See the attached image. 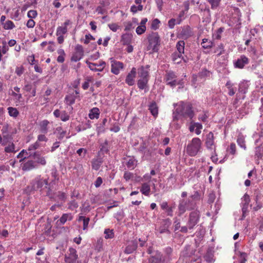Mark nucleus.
I'll return each mask as SVG.
<instances>
[{"label": "nucleus", "instance_id": "nucleus-1", "mask_svg": "<svg viewBox=\"0 0 263 263\" xmlns=\"http://www.w3.org/2000/svg\"><path fill=\"white\" fill-rule=\"evenodd\" d=\"M150 66H141L137 69L139 79L137 82V85L140 89H144L145 92L148 91V82L149 79V71Z\"/></svg>", "mask_w": 263, "mask_h": 263}, {"label": "nucleus", "instance_id": "nucleus-2", "mask_svg": "<svg viewBox=\"0 0 263 263\" xmlns=\"http://www.w3.org/2000/svg\"><path fill=\"white\" fill-rule=\"evenodd\" d=\"M202 142L199 138H194L186 147V153L191 157L196 156L201 149Z\"/></svg>", "mask_w": 263, "mask_h": 263}, {"label": "nucleus", "instance_id": "nucleus-3", "mask_svg": "<svg viewBox=\"0 0 263 263\" xmlns=\"http://www.w3.org/2000/svg\"><path fill=\"white\" fill-rule=\"evenodd\" d=\"M48 179H43L41 178V176H37L31 181L30 185L28 186V189L30 192L37 191L42 189L44 185H45L46 187V185H48Z\"/></svg>", "mask_w": 263, "mask_h": 263}, {"label": "nucleus", "instance_id": "nucleus-4", "mask_svg": "<svg viewBox=\"0 0 263 263\" xmlns=\"http://www.w3.org/2000/svg\"><path fill=\"white\" fill-rule=\"evenodd\" d=\"M177 112L184 117H189L192 119L194 116L192 106L191 104L181 103L176 108Z\"/></svg>", "mask_w": 263, "mask_h": 263}, {"label": "nucleus", "instance_id": "nucleus-5", "mask_svg": "<svg viewBox=\"0 0 263 263\" xmlns=\"http://www.w3.org/2000/svg\"><path fill=\"white\" fill-rule=\"evenodd\" d=\"M149 46L152 48L154 52L158 50V47L160 45V37L157 32H152L148 37Z\"/></svg>", "mask_w": 263, "mask_h": 263}, {"label": "nucleus", "instance_id": "nucleus-6", "mask_svg": "<svg viewBox=\"0 0 263 263\" xmlns=\"http://www.w3.org/2000/svg\"><path fill=\"white\" fill-rule=\"evenodd\" d=\"M78 258L77 250L73 248H69L65 255L64 261L66 263H75Z\"/></svg>", "mask_w": 263, "mask_h": 263}, {"label": "nucleus", "instance_id": "nucleus-7", "mask_svg": "<svg viewBox=\"0 0 263 263\" xmlns=\"http://www.w3.org/2000/svg\"><path fill=\"white\" fill-rule=\"evenodd\" d=\"M176 78L177 76L173 71H169L166 72L165 79L167 85L174 87L176 85L180 84L181 81H178Z\"/></svg>", "mask_w": 263, "mask_h": 263}, {"label": "nucleus", "instance_id": "nucleus-8", "mask_svg": "<svg viewBox=\"0 0 263 263\" xmlns=\"http://www.w3.org/2000/svg\"><path fill=\"white\" fill-rule=\"evenodd\" d=\"M85 63L89 68L93 71H102L106 66V63L103 61H99L98 63H91L86 61Z\"/></svg>", "mask_w": 263, "mask_h": 263}, {"label": "nucleus", "instance_id": "nucleus-9", "mask_svg": "<svg viewBox=\"0 0 263 263\" xmlns=\"http://www.w3.org/2000/svg\"><path fill=\"white\" fill-rule=\"evenodd\" d=\"M29 156H32L34 159V161L35 162L37 167L39 165L45 166L47 164L45 157L43 156L40 152H35L33 154H30Z\"/></svg>", "mask_w": 263, "mask_h": 263}, {"label": "nucleus", "instance_id": "nucleus-10", "mask_svg": "<svg viewBox=\"0 0 263 263\" xmlns=\"http://www.w3.org/2000/svg\"><path fill=\"white\" fill-rule=\"evenodd\" d=\"M84 55V50L82 45H77L75 47V51L72 54L71 61L73 62H78L82 59Z\"/></svg>", "mask_w": 263, "mask_h": 263}, {"label": "nucleus", "instance_id": "nucleus-11", "mask_svg": "<svg viewBox=\"0 0 263 263\" xmlns=\"http://www.w3.org/2000/svg\"><path fill=\"white\" fill-rule=\"evenodd\" d=\"M214 139L213 133L210 132L206 136L205 144L208 149L214 150L215 152L216 145Z\"/></svg>", "mask_w": 263, "mask_h": 263}, {"label": "nucleus", "instance_id": "nucleus-12", "mask_svg": "<svg viewBox=\"0 0 263 263\" xmlns=\"http://www.w3.org/2000/svg\"><path fill=\"white\" fill-rule=\"evenodd\" d=\"M199 218V212L198 211L192 212L190 214V218L188 221L189 229H192L198 222Z\"/></svg>", "mask_w": 263, "mask_h": 263}, {"label": "nucleus", "instance_id": "nucleus-13", "mask_svg": "<svg viewBox=\"0 0 263 263\" xmlns=\"http://www.w3.org/2000/svg\"><path fill=\"white\" fill-rule=\"evenodd\" d=\"M123 68L124 65L122 62L115 60L111 61V72L112 73L116 75L118 74Z\"/></svg>", "mask_w": 263, "mask_h": 263}, {"label": "nucleus", "instance_id": "nucleus-14", "mask_svg": "<svg viewBox=\"0 0 263 263\" xmlns=\"http://www.w3.org/2000/svg\"><path fill=\"white\" fill-rule=\"evenodd\" d=\"M249 63V59L245 55H241L239 58L234 63V67L239 69H242L246 65Z\"/></svg>", "mask_w": 263, "mask_h": 263}, {"label": "nucleus", "instance_id": "nucleus-15", "mask_svg": "<svg viewBox=\"0 0 263 263\" xmlns=\"http://www.w3.org/2000/svg\"><path fill=\"white\" fill-rule=\"evenodd\" d=\"M137 73V69L135 67H133L131 71L127 74L125 83L129 86H133L135 84V78Z\"/></svg>", "mask_w": 263, "mask_h": 263}, {"label": "nucleus", "instance_id": "nucleus-16", "mask_svg": "<svg viewBox=\"0 0 263 263\" xmlns=\"http://www.w3.org/2000/svg\"><path fill=\"white\" fill-rule=\"evenodd\" d=\"M53 115L56 118H60L62 121L66 122L69 120L70 116L65 110L60 111L59 109L54 110Z\"/></svg>", "mask_w": 263, "mask_h": 263}, {"label": "nucleus", "instance_id": "nucleus-17", "mask_svg": "<svg viewBox=\"0 0 263 263\" xmlns=\"http://www.w3.org/2000/svg\"><path fill=\"white\" fill-rule=\"evenodd\" d=\"M148 263H166L163 261V255L159 252H156L154 255H152L148 258Z\"/></svg>", "mask_w": 263, "mask_h": 263}, {"label": "nucleus", "instance_id": "nucleus-18", "mask_svg": "<svg viewBox=\"0 0 263 263\" xmlns=\"http://www.w3.org/2000/svg\"><path fill=\"white\" fill-rule=\"evenodd\" d=\"M37 168L35 162L32 159H29L25 162L22 165V170L23 171H30Z\"/></svg>", "mask_w": 263, "mask_h": 263}, {"label": "nucleus", "instance_id": "nucleus-19", "mask_svg": "<svg viewBox=\"0 0 263 263\" xmlns=\"http://www.w3.org/2000/svg\"><path fill=\"white\" fill-rule=\"evenodd\" d=\"M138 242L136 240L129 241L126 247L124 252L126 254H131L137 248Z\"/></svg>", "mask_w": 263, "mask_h": 263}, {"label": "nucleus", "instance_id": "nucleus-20", "mask_svg": "<svg viewBox=\"0 0 263 263\" xmlns=\"http://www.w3.org/2000/svg\"><path fill=\"white\" fill-rule=\"evenodd\" d=\"M69 20H66L63 24L64 26H59L57 29L56 35H62L66 34L67 32V26L70 24Z\"/></svg>", "mask_w": 263, "mask_h": 263}, {"label": "nucleus", "instance_id": "nucleus-21", "mask_svg": "<svg viewBox=\"0 0 263 263\" xmlns=\"http://www.w3.org/2000/svg\"><path fill=\"white\" fill-rule=\"evenodd\" d=\"M133 41V35L132 33H123L121 36V42L123 45L131 44Z\"/></svg>", "mask_w": 263, "mask_h": 263}, {"label": "nucleus", "instance_id": "nucleus-22", "mask_svg": "<svg viewBox=\"0 0 263 263\" xmlns=\"http://www.w3.org/2000/svg\"><path fill=\"white\" fill-rule=\"evenodd\" d=\"M171 224V220L169 219H166L164 220V224L161 226L158 230L160 234L167 233H170V231L168 230V228Z\"/></svg>", "mask_w": 263, "mask_h": 263}, {"label": "nucleus", "instance_id": "nucleus-23", "mask_svg": "<svg viewBox=\"0 0 263 263\" xmlns=\"http://www.w3.org/2000/svg\"><path fill=\"white\" fill-rule=\"evenodd\" d=\"M148 110L155 118L157 117L158 115V107L155 101L152 102L148 105Z\"/></svg>", "mask_w": 263, "mask_h": 263}, {"label": "nucleus", "instance_id": "nucleus-24", "mask_svg": "<svg viewBox=\"0 0 263 263\" xmlns=\"http://www.w3.org/2000/svg\"><path fill=\"white\" fill-rule=\"evenodd\" d=\"M181 35L183 39H187L193 35L191 28L190 26H185L181 31Z\"/></svg>", "mask_w": 263, "mask_h": 263}, {"label": "nucleus", "instance_id": "nucleus-25", "mask_svg": "<svg viewBox=\"0 0 263 263\" xmlns=\"http://www.w3.org/2000/svg\"><path fill=\"white\" fill-rule=\"evenodd\" d=\"M165 255H163V261L166 263L169 262L172 259L173 249L171 247H167L164 249Z\"/></svg>", "mask_w": 263, "mask_h": 263}, {"label": "nucleus", "instance_id": "nucleus-26", "mask_svg": "<svg viewBox=\"0 0 263 263\" xmlns=\"http://www.w3.org/2000/svg\"><path fill=\"white\" fill-rule=\"evenodd\" d=\"M49 124V122L47 120L42 121L39 124L40 132L44 134H47L48 131V126Z\"/></svg>", "mask_w": 263, "mask_h": 263}, {"label": "nucleus", "instance_id": "nucleus-27", "mask_svg": "<svg viewBox=\"0 0 263 263\" xmlns=\"http://www.w3.org/2000/svg\"><path fill=\"white\" fill-rule=\"evenodd\" d=\"M72 216L70 213L63 214L60 219L57 221V224H64L67 220H71Z\"/></svg>", "mask_w": 263, "mask_h": 263}, {"label": "nucleus", "instance_id": "nucleus-28", "mask_svg": "<svg viewBox=\"0 0 263 263\" xmlns=\"http://www.w3.org/2000/svg\"><path fill=\"white\" fill-rule=\"evenodd\" d=\"M100 110L97 107L92 108L89 111L88 116L89 118L91 119H98L99 118L100 116Z\"/></svg>", "mask_w": 263, "mask_h": 263}, {"label": "nucleus", "instance_id": "nucleus-29", "mask_svg": "<svg viewBox=\"0 0 263 263\" xmlns=\"http://www.w3.org/2000/svg\"><path fill=\"white\" fill-rule=\"evenodd\" d=\"M214 42L208 39H202L201 45L202 47L205 49H211L214 46Z\"/></svg>", "mask_w": 263, "mask_h": 263}, {"label": "nucleus", "instance_id": "nucleus-30", "mask_svg": "<svg viewBox=\"0 0 263 263\" xmlns=\"http://www.w3.org/2000/svg\"><path fill=\"white\" fill-rule=\"evenodd\" d=\"M140 192L145 196H148L151 192L150 185L147 183H144L142 184Z\"/></svg>", "mask_w": 263, "mask_h": 263}, {"label": "nucleus", "instance_id": "nucleus-31", "mask_svg": "<svg viewBox=\"0 0 263 263\" xmlns=\"http://www.w3.org/2000/svg\"><path fill=\"white\" fill-rule=\"evenodd\" d=\"M137 165V160L134 157H130L126 162L127 167L131 170H133Z\"/></svg>", "mask_w": 263, "mask_h": 263}, {"label": "nucleus", "instance_id": "nucleus-32", "mask_svg": "<svg viewBox=\"0 0 263 263\" xmlns=\"http://www.w3.org/2000/svg\"><path fill=\"white\" fill-rule=\"evenodd\" d=\"M78 220V221H83V229L84 230L87 229L90 221V218L89 217H86L83 216H79Z\"/></svg>", "mask_w": 263, "mask_h": 263}, {"label": "nucleus", "instance_id": "nucleus-33", "mask_svg": "<svg viewBox=\"0 0 263 263\" xmlns=\"http://www.w3.org/2000/svg\"><path fill=\"white\" fill-rule=\"evenodd\" d=\"M184 45L185 42L184 41H179L177 42L176 44V48L177 50V53L181 55L183 53H184Z\"/></svg>", "mask_w": 263, "mask_h": 263}, {"label": "nucleus", "instance_id": "nucleus-34", "mask_svg": "<svg viewBox=\"0 0 263 263\" xmlns=\"http://www.w3.org/2000/svg\"><path fill=\"white\" fill-rule=\"evenodd\" d=\"M91 163L92 169L97 171L100 168L102 160L101 158L94 159L92 160Z\"/></svg>", "mask_w": 263, "mask_h": 263}, {"label": "nucleus", "instance_id": "nucleus-35", "mask_svg": "<svg viewBox=\"0 0 263 263\" xmlns=\"http://www.w3.org/2000/svg\"><path fill=\"white\" fill-rule=\"evenodd\" d=\"M172 59L173 61L176 64H180L182 60L184 61V62H186V61L183 59L182 54L180 55L177 52H174L172 54Z\"/></svg>", "mask_w": 263, "mask_h": 263}, {"label": "nucleus", "instance_id": "nucleus-36", "mask_svg": "<svg viewBox=\"0 0 263 263\" xmlns=\"http://www.w3.org/2000/svg\"><path fill=\"white\" fill-rule=\"evenodd\" d=\"M29 157L28 153L27 150L23 149L17 155V158H20L19 161L20 162H22L24 160L27 159Z\"/></svg>", "mask_w": 263, "mask_h": 263}, {"label": "nucleus", "instance_id": "nucleus-37", "mask_svg": "<svg viewBox=\"0 0 263 263\" xmlns=\"http://www.w3.org/2000/svg\"><path fill=\"white\" fill-rule=\"evenodd\" d=\"M76 99V96L71 94L67 95L65 98L66 103L69 105L73 104L75 102Z\"/></svg>", "mask_w": 263, "mask_h": 263}, {"label": "nucleus", "instance_id": "nucleus-38", "mask_svg": "<svg viewBox=\"0 0 263 263\" xmlns=\"http://www.w3.org/2000/svg\"><path fill=\"white\" fill-rule=\"evenodd\" d=\"M178 210L179 215H182L186 211V210H187L185 200H182L180 201L178 206Z\"/></svg>", "mask_w": 263, "mask_h": 263}, {"label": "nucleus", "instance_id": "nucleus-39", "mask_svg": "<svg viewBox=\"0 0 263 263\" xmlns=\"http://www.w3.org/2000/svg\"><path fill=\"white\" fill-rule=\"evenodd\" d=\"M57 52L59 54V55L57 58V62L60 63H63L65 61V57L66 55L64 50L62 49H60L58 50Z\"/></svg>", "mask_w": 263, "mask_h": 263}, {"label": "nucleus", "instance_id": "nucleus-40", "mask_svg": "<svg viewBox=\"0 0 263 263\" xmlns=\"http://www.w3.org/2000/svg\"><path fill=\"white\" fill-rule=\"evenodd\" d=\"M185 202H186L187 210H193L196 206V202L191 199L190 198L187 200H185Z\"/></svg>", "mask_w": 263, "mask_h": 263}, {"label": "nucleus", "instance_id": "nucleus-41", "mask_svg": "<svg viewBox=\"0 0 263 263\" xmlns=\"http://www.w3.org/2000/svg\"><path fill=\"white\" fill-rule=\"evenodd\" d=\"M7 109L8 114L11 117L16 118L19 115V112L16 108L9 107Z\"/></svg>", "mask_w": 263, "mask_h": 263}, {"label": "nucleus", "instance_id": "nucleus-42", "mask_svg": "<svg viewBox=\"0 0 263 263\" xmlns=\"http://www.w3.org/2000/svg\"><path fill=\"white\" fill-rule=\"evenodd\" d=\"M250 201V196L248 194L246 193L242 198V203L243 204L242 210H243L245 208H247Z\"/></svg>", "mask_w": 263, "mask_h": 263}, {"label": "nucleus", "instance_id": "nucleus-43", "mask_svg": "<svg viewBox=\"0 0 263 263\" xmlns=\"http://www.w3.org/2000/svg\"><path fill=\"white\" fill-rule=\"evenodd\" d=\"M3 26L4 29L6 30H11L15 27L14 23L10 20H7L6 21Z\"/></svg>", "mask_w": 263, "mask_h": 263}, {"label": "nucleus", "instance_id": "nucleus-44", "mask_svg": "<svg viewBox=\"0 0 263 263\" xmlns=\"http://www.w3.org/2000/svg\"><path fill=\"white\" fill-rule=\"evenodd\" d=\"M224 46L221 43L218 45L214 51V53H217V56H220V55L224 53Z\"/></svg>", "mask_w": 263, "mask_h": 263}, {"label": "nucleus", "instance_id": "nucleus-45", "mask_svg": "<svg viewBox=\"0 0 263 263\" xmlns=\"http://www.w3.org/2000/svg\"><path fill=\"white\" fill-rule=\"evenodd\" d=\"M237 144L244 149H246L245 138L243 136L239 135L237 139Z\"/></svg>", "mask_w": 263, "mask_h": 263}, {"label": "nucleus", "instance_id": "nucleus-46", "mask_svg": "<svg viewBox=\"0 0 263 263\" xmlns=\"http://www.w3.org/2000/svg\"><path fill=\"white\" fill-rule=\"evenodd\" d=\"M5 152L7 153H15V145L13 142H10L5 147Z\"/></svg>", "mask_w": 263, "mask_h": 263}, {"label": "nucleus", "instance_id": "nucleus-47", "mask_svg": "<svg viewBox=\"0 0 263 263\" xmlns=\"http://www.w3.org/2000/svg\"><path fill=\"white\" fill-rule=\"evenodd\" d=\"M214 254L211 252H207L206 254L204 255V258L205 260L209 263H212L214 261Z\"/></svg>", "mask_w": 263, "mask_h": 263}, {"label": "nucleus", "instance_id": "nucleus-48", "mask_svg": "<svg viewBox=\"0 0 263 263\" xmlns=\"http://www.w3.org/2000/svg\"><path fill=\"white\" fill-rule=\"evenodd\" d=\"M104 234L105 239H111L114 237L113 230H110L109 229H106L105 230Z\"/></svg>", "mask_w": 263, "mask_h": 263}, {"label": "nucleus", "instance_id": "nucleus-49", "mask_svg": "<svg viewBox=\"0 0 263 263\" xmlns=\"http://www.w3.org/2000/svg\"><path fill=\"white\" fill-rule=\"evenodd\" d=\"M258 196L257 195L255 198V205L253 208V210L255 211L259 210L262 207V203L258 201Z\"/></svg>", "mask_w": 263, "mask_h": 263}, {"label": "nucleus", "instance_id": "nucleus-50", "mask_svg": "<svg viewBox=\"0 0 263 263\" xmlns=\"http://www.w3.org/2000/svg\"><path fill=\"white\" fill-rule=\"evenodd\" d=\"M224 31L223 27H220L213 34V37L216 40H220L221 37V34Z\"/></svg>", "mask_w": 263, "mask_h": 263}, {"label": "nucleus", "instance_id": "nucleus-51", "mask_svg": "<svg viewBox=\"0 0 263 263\" xmlns=\"http://www.w3.org/2000/svg\"><path fill=\"white\" fill-rule=\"evenodd\" d=\"M211 5L212 9H216L220 3L221 0H206Z\"/></svg>", "mask_w": 263, "mask_h": 263}, {"label": "nucleus", "instance_id": "nucleus-52", "mask_svg": "<svg viewBox=\"0 0 263 263\" xmlns=\"http://www.w3.org/2000/svg\"><path fill=\"white\" fill-rule=\"evenodd\" d=\"M56 130L58 132L59 136L58 139L60 140L62 139L65 136L66 132L64 130L62 127H58Z\"/></svg>", "mask_w": 263, "mask_h": 263}, {"label": "nucleus", "instance_id": "nucleus-53", "mask_svg": "<svg viewBox=\"0 0 263 263\" xmlns=\"http://www.w3.org/2000/svg\"><path fill=\"white\" fill-rule=\"evenodd\" d=\"M57 197L58 199L62 201V202H65L66 198H67V195L65 193L59 191L57 193Z\"/></svg>", "mask_w": 263, "mask_h": 263}, {"label": "nucleus", "instance_id": "nucleus-54", "mask_svg": "<svg viewBox=\"0 0 263 263\" xmlns=\"http://www.w3.org/2000/svg\"><path fill=\"white\" fill-rule=\"evenodd\" d=\"M160 21L158 18L154 19L151 24V28L154 30H157L159 27Z\"/></svg>", "mask_w": 263, "mask_h": 263}, {"label": "nucleus", "instance_id": "nucleus-55", "mask_svg": "<svg viewBox=\"0 0 263 263\" xmlns=\"http://www.w3.org/2000/svg\"><path fill=\"white\" fill-rule=\"evenodd\" d=\"M108 27L113 32H116L118 29H120V26L114 23L108 24Z\"/></svg>", "mask_w": 263, "mask_h": 263}, {"label": "nucleus", "instance_id": "nucleus-56", "mask_svg": "<svg viewBox=\"0 0 263 263\" xmlns=\"http://www.w3.org/2000/svg\"><path fill=\"white\" fill-rule=\"evenodd\" d=\"M247 254L245 252H240L239 255V263H246L247 260Z\"/></svg>", "mask_w": 263, "mask_h": 263}, {"label": "nucleus", "instance_id": "nucleus-57", "mask_svg": "<svg viewBox=\"0 0 263 263\" xmlns=\"http://www.w3.org/2000/svg\"><path fill=\"white\" fill-rule=\"evenodd\" d=\"M78 207V203L74 200H72L68 203V209L70 210H73Z\"/></svg>", "mask_w": 263, "mask_h": 263}, {"label": "nucleus", "instance_id": "nucleus-58", "mask_svg": "<svg viewBox=\"0 0 263 263\" xmlns=\"http://www.w3.org/2000/svg\"><path fill=\"white\" fill-rule=\"evenodd\" d=\"M146 28L145 25H140L137 27L136 32L138 35H141L145 32Z\"/></svg>", "mask_w": 263, "mask_h": 263}, {"label": "nucleus", "instance_id": "nucleus-59", "mask_svg": "<svg viewBox=\"0 0 263 263\" xmlns=\"http://www.w3.org/2000/svg\"><path fill=\"white\" fill-rule=\"evenodd\" d=\"M194 126H195V133L197 135H200L201 132V130L202 129V124L198 122H195L194 123Z\"/></svg>", "mask_w": 263, "mask_h": 263}, {"label": "nucleus", "instance_id": "nucleus-60", "mask_svg": "<svg viewBox=\"0 0 263 263\" xmlns=\"http://www.w3.org/2000/svg\"><path fill=\"white\" fill-rule=\"evenodd\" d=\"M92 79L91 77H87L86 81L82 84V87L84 90H87L89 87V82H91Z\"/></svg>", "mask_w": 263, "mask_h": 263}, {"label": "nucleus", "instance_id": "nucleus-61", "mask_svg": "<svg viewBox=\"0 0 263 263\" xmlns=\"http://www.w3.org/2000/svg\"><path fill=\"white\" fill-rule=\"evenodd\" d=\"M37 15V12L35 10H30L27 13V16L30 18H34Z\"/></svg>", "mask_w": 263, "mask_h": 263}, {"label": "nucleus", "instance_id": "nucleus-62", "mask_svg": "<svg viewBox=\"0 0 263 263\" xmlns=\"http://www.w3.org/2000/svg\"><path fill=\"white\" fill-rule=\"evenodd\" d=\"M134 177V174L128 171H125L124 173L123 178L126 181L132 179Z\"/></svg>", "mask_w": 263, "mask_h": 263}, {"label": "nucleus", "instance_id": "nucleus-63", "mask_svg": "<svg viewBox=\"0 0 263 263\" xmlns=\"http://www.w3.org/2000/svg\"><path fill=\"white\" fill-rule=\"evenodd\" d=\"M40 146L39 143L36 141L34 143L31 144L28 147L27 150L28 151H31L36 150Z\"/></svg>", "mask_w": 263, "mask_h": 263}, {"label": "nucleus", "instance_id": "nucleus-64", "mask_svg": "<svg viewBox=\"0 0 263 263\" xmlns=\"http://www.w3.org/2000/svg\"><path fill=\"white\" fill-rule=\"evenodd\" d=\"M143 10V6L139 5L138 6L133 5L130 7V11L133 13H136L138 11H142Z\"/></svg>", "mask_w": 263, "mask_h": 263}]
</instances>
